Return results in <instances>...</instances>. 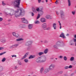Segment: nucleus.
<instances>
[{
	"mask_svg": "<svg viewBox=\"0 0 76 76\" xmlns=\"http://www.w3.org/2000/svg\"><path fill=\"white\" fill-rule=\"evenodd\" d=\"M61 41L60 40L57 41L56 44L53 45L54 48L56 49H58V47H63L64 45V43H62L61 44Z\"/></svg>",
	"mask_w": 76,
	"mask_h": 76,
	"instance_id": "nucleus-1",
	"label": "nucleus"
},
{
	"mask_svg": "<svg viewBox=\"0 0 76 76\" xmlns=\"http://www.w3.org/2000/svg\"><path fill=\"white\" fill-rule=\"evenodd\" d=\"M22 11L20 9H18L15 11V13L14 14L15 17L16 18H18V17L20 16L21 15H22Z\"/></svg>",
	"mask_w": 76,
	"mask_h": 76,
	"instance_id": "nucleus-2",
	"label": "nucleus"
},
{
	"mask_svg": "<svg viewBox=\"0 0 76 76\" xmlns=\"http://www.w3.org/2000/svg\"><path fill=\"white\" fill-rule=\"evenodd\" d=\"M21 1V0H15L14 1L12 2V3L13 5L15 6L16 7L19 8Z\"/></svg>",
	"mask_w": 76,
	"mask_h": 76,
	"instance_id": "nucleus-3",
	"label": "nucleus"
},
{
	"mask_svg": "<svg viewBox=\"0 0 76 76\" xmlns=\"http://www.w3.org/2000/svg\"><path fill=\"white\" fill-rule=\"evenodd\" d=\"M55 67V65L54 64H50L49 67V69L50 70H53V69H54V68Z\"/></svg>",
	"mask_w": 76,
	"mask_h": 76,
	"instance_id": "nucleus-4",
	"label": "nucleus"
},
{
	"mask_svg": "<svg viewBox=\"0 0 76 76\" xmlns=\"http://www.w3.org/2000/svg\"><path fill=\"white\" fill-rule=\"evenodd\" d=\"M12 34L13 36L15 37V38H19V34L16 33L15 32H13L12 33Z\"/></svg>",
	"mask_w": 76,
	"mask_h": 76,
	"instance_id": "nucleus-5",
	"label": "nucleus"
},
{
	"mask_svg": "<svg viewBox=\"0 0 76 76\" xmlns=\"http://www.w3.org/2000/svg\"><path fill=\"white\" fill-rule=\"evenodd\" d=\"M60 14L61 15V17L62 19L63 18H64V11L61 10L60 11Z\"/></svg>",
	"mask_w": 76,
	"mask_h": 76,
	"instance_id": "nucleus-6",
	"label": "nucleus"
},
{
	"mask_svg": "<svg viewBox=\"0 0 76 76\" xmlns=\"http://www.w3.org/2000/svg\"><path fill=\"white\" fill-rule=\"evenodd\" d=\"M32 10L33 12H34V13H37V12H39V10H39V8H37L36 10L34 7H32Z\"/></svg>",
	"mask_w": 76,
	"mask_h": 76,
	"instance_id": "nucleus-7",
	"label": "nucleus"
},
{
	"mask_svg": "<svg viewBox=\"0 0 76 76\" xmlns=\"http://www.w3.org/2000/svg\"><path fill=\"white\" fill-rule=\"evenodd\" d=\"M33 42V41H28L26 43V46H29V45H31L32 44Z\"/></svg>",
	"mask_w": 76,
	"mask_h": 76,
	"instance_id": "nucleus-8",
	"label": "nucleus"
},
{
	"mask_svg": "<svg viewBox=\"0 0 76 76\" xmlns=\"http://www.w3.org/2000/svg\"><path fill=\"white\" fill-rule=\"evenodd\" d=\"M47 23H43L42 25V27L44 29H46L47 28Z\"/></svg>",
	"mask_w": 76,
	"mask_h": 76,
	"instance_id": "nucleus-9",
	"label": "nucleus"
},
{
	"mask_svg": "<svg viewBox=\"0 0 76 76\" xmlns=\"http://www.w3.org/2000/svg\"><path fill=\"white\" fill-rule=\"evenodd\" d=\"M21 20L23 22V23H24L27 24L28 23V20L26 19H25V18H22Z\"/></svg>",
	"mask_w": 76,
	"mask_h": 76,
	"instance_id": "nucleus-10",
	"label": "nucleus"
},
{
	"mask_svg": "<svg viewBox=\"0 0 76 76\" xmlns=\"http://www.w3.org/2000/svg\"><path fill=\"white\" fill-rule=\"evenodd\" d=\"M46 60H47V58L45 57H43L41 58V63H44V62H45Z\"/></svg>",
	"mask_w": 76,
	"mask_h": 76,
	"instance_id": "nucleus-11",
	"label": "nucleus"
},
{
	"mask_svg": "<svg viewBox=\"0 0 76 76\" xmlns=\"http://www.w3.org/2000/svg\"><path fill=\"white\" fill-rule=\"evenodd\" d=\"M41 58L39 57L36 59V61L37 63H41Z\"/></svg>",
	"mask_w": 76,
	"mask_h": 76,
	"instance_id": "nucleus-12",
	"label": "nucleus"
},
{
	"mask_svg": "<svg viewBox=\"0 0 76 76\" xmlns=\"http://www.w3.org/2000/svg\"><path fill=\"white\" fill-rule=\"evenodd\" d=\"M50 69L49 68H46L44 71L43 73H45V74L47 73H48L49 72Z\"/></svg>",
	"mask_w": 76,
	"mask_h": 76,
	"instance_id": "nucleus-13",
	"label": "nucleus"
},
{
	"mask_svg": "<svg viewBox=\"0 0 76 76\" xmlns=\"http://www.w3.org/2000/svg\"><path fill=\"white\" fill-rule=\"evenodd\" d=\"M60 37L64 39L66 38V37L64 36V34L63 32L61 33V34L60 35Z\"/></svg>",
	"mask_w": 76,
	"mask_h": 76,
	"instance_id": "nucleus-14",
	"label": "nucleus"
},
{
	"mask_svg": "<svg viewBox=\"0 0 76 76\" xmlns=\"http://www.w3.org/2000/svg\"><path fill=\"white\" fill-rule=\"evenodd\" d=\"M18 44H15L11 46L10 47V48H16V47H18Z\"/></svg>",
	"mask_w": 76,
	"mask_h": 76,
	"instance_id": "nucleus-15",
	"label": "nucleus"
},
{
	"mask_svg": "<svg viewBox=\"0 0 76 76\" xmlns=\"http://www.w3.org/2000/svg\"><path fill=\"white\" fill-rule=\"evenodd\" d=\"M29 54L28 53H26L24 55V56L22 58H21L22 60H23V59H24V58H26V57L28 56V55Z\"/></svg>",
	"mask_w": 76,
	"mask_h": 76,
	"instance_id": "nucleus-16",
	"label": "nucleus"
},
{
	"mask_svg": "<svg viewBox=\"0 0 76 76\" xmlns=\"http://www.w3.org/2000/svg\"><path fill=\"white\" fill-rule=\"evenodd\" d=\"M40 21L41 22H45V19L44 18H42L40 19Z\"/></svg>",
	"mask_w": 76,
	"mask_h": 76,
	"instance_id": "nucleus-17",
	"label": "nucleus"
},
{
	"mask_svg": "<svg viewBox=\"0 0 76 76\" xmlns=\"http://www.w3.org/2000/svg\"><path fill=\"white\" fill-rule=\"evenodd\" d=\"M0 41L3 43H6V39H1L0 40Z\"/></svg>",
	"mask_w": 76,
	"mask_h": 76,
	"instance_id": "nucleus-18",
	"label": "nucleus"
},
{
	"mask_svg": "<svg viewBox=\"0 0 76 76\" xmlns=\"http://www.w3.org/2000/svg\"><path fill=\"white\" fill-rule=\"evenodd\" d=\"M32 27H33V26L32 24H29L28 25V28L29 29H32Z\"/></svg>",
	"mask_w": 76,
	"mask_h": 76,
	"instance_id": "nucleus-19",
	"label": "nucleus"
},
{
	"mask_svg": "<svg viewBox=\"0 0 76 76\" xmlns=\"http://www.w3.org/2000/svg\"><path fill=\"white\" fill-rule=\"evenodd\" d=\"M53 27L54 29H56L57 27H56V23H54L53 24Z\"/></svg>",
	"mask_w": 76,
	"mask_h": 76,
	"instance_id": "nucleus-20",
	"label": "nucleus"
},
{
	"mask_svg": "<svg viewBox=\"0 0 76 76\" xmlns=\"http://www.w3.org/2000/svg\"><path fill=\"white\" fill-rule=\"evenodd\" d=\"M46 18H47V19H52V17H51V16L49 15H46Z\"/></svg>",
	"mask_w": 76,
	"mask_h": 76,
	"instance_id": "nucleus-21",
	"label": "nucleus"
},
{
	"mask_svg": "<svg viewBox=\"0 0 76 76\" xmlns=\"http://www.w3.org/2000/svg\"><path fill=\"white\" fill-rule=\"evenodd\" d=\"M23 38H19L16 39V41L17 42H18V41H23Z\"/></svg>",
	"mask_w": 76,
	"mask_h": 76,
	"instance_id": "nucleus-22",
	"label": "nucleus"
},
{
	"mask_svg": "<svg viewBox=\"0 0 76 76\" xmlns=\"http://www.w3.org/2000/svg\"><path fill=\"white\" fill-rule=\"evenodd\" d=\"M44 69V67H42L40 69V73H42V72Z\"/></svg>",
	"mask_w": 76,
	"mask_h": 76,
	"instance_id": "nucleus-23",
	"label": "nucleus"
},
{
	"mask_svg": "<svg viewBox=\"0 0 76 76\" xmlns=\"http://www.w3.org/2000/svg\"><path fill=\"white\" fill-rule=\"evenodd\" d=\"M35 55H31L29 57V59H30V58H35Z\"/></svg>",
	"mask_w": 76,
	"mask_h": 76,
	"instance_id": "nucleus-24",
	"label": "nucleus"
},
{
	"mask_svg": "<svg viewBox=\"0 0 76 76\" xmlns=\"http://www.w3.org/2000/svg\"><path fill=\"white\" fill-rule=\"evenodd\" d=\"M48 49H46L44 51V54H47L48 53Z\"/></svg>",
	"mask_w": 76,
	"mask_h": 76,
	"instance_id": "nucleus-25",
	"label": "nucleus"
},
{
	"mask_svg": "<svg viewBox=\"0 0 76 76\" xmlns=\"http://www.w3.org/2000/svg\"><path fill=\"white\" fill-rule=\"evenodd\" d=\"M70 45H74V43H73V41L72 40H71L70 41Z\"/></svg>",
	"mask_w": 76,
	"mask_h": 76,
	"instance_id": "nucleus-26",
	"label": "nucleus"
},
{
	"mask_svg": "<svg viewBox=\"0 0 76 76\" xmlns=\"http://www.w3.org/2000/svg\"><path fill=\"white\" fill-rule=\"evenodd\" d=\"M44 54V53L42 52H39L38 53V54L39 56H41L42 55H43V54Z\"/></svg>",
	"mask_w": 76,
	"mask_h": 76,
	"instance_id": "nucleus-27",
	"label": "nucleus"
},
{
	"mask_svg": "<svg viewBox=\"0 0 76 76\" xmlns=\"http://www.w3.org/2000/svg\"><path fill=\"white\" fill-rule=\"evenodd\" d=\"M74 59H75V58L73 57H72L70 58V60L71 61H73V60H74Z\"/></svg>",
	"mask_w": 76,
	"mask_h": 76,
	"instance_id": "nucleus-28",
	"label": "nucleus"
},
{
	"mask_svg": "<svg viewBox=\"0 0 76 76\" xmlns=\"http://www.w3.org/2000/svg\"><path fill=\"white\" fill-rule=\"evenodd\" d=\"M6 61V58H2V60H1L2 62H4Z\"/></svg>",
	"mask_w": 76,
	"mask_h": 76,
	"instance_id": "nucleus-29",
	"label": "nucleus"
},
{
	"mask_svg": "<svg viewBox=\"0 0 76 76\" xmlns=\"http://www.w3.org/2000/svg\"><path fill=\"white\" fill-rule=\"evenodd\" d=\"M68 3L69 6H70V5H71V4L70 3V0H68Z\"/></svg>",
	"mask_w": 76,
	"mask_h": 76,
	"instance_id": "nucleus-30",
	"label": "nucleus"
},
{
	"mask_svg": "<svg viewBox=\"0 0 76 76\" xmlns=\"http://www.w3.org/2000/svg\"><path fill=\"white\" fill-rule=\"evenodd\" d=\"M35 23L37 24V23H40V22L38 20L35 21L34 22Z\"/></svg>",
	"mask_w": 76,
	"mask_h": 76,
	"instance_id": "nucleus-31",
	"label": "nucleus"
},
{
	"mask_svg": "<svg viewBox=\"0 0 76 76\" xmlns=\"http://www.w3.org/2000/svg\"><path fill=\"white\" fill-rule=\"evenodd\" d=\"M3 67L1 66H0V72H2L3 71Z\"/></svg>",
	"mask_w": 76,
	"mask_h": 76,
	"instance_id": "nucleus-32",
	"label": "nucleus"
},
{
	"mask_svg": "<svg viewBox=\"0 0 76 76\" xmlns=\"http://www.w3.org/2000/svg\"><path fill=\"white\" fill-rule=\"evenodd\" d=\"M9 11H10L11 12H14V10L12 9H9Z\"/></svg>",
	"mask_w": 76,
	"mask_h": 76,
	"instance_id": "nucleus-33",
	"label": "nucleus"
},
{
	"mask_svg": "<svg viewBox=\"0 0 76 76\" xmlns=\"http://www.w3.org/2000/svg\"><path fill=\"white\" fill-rule=\"evenodd\" d=\"M40 11V15H42L44 14V12L42 10H41Z\"/></svg>",
	"mask_w": 76,
	"mask_h": 76,
	"instance_id": "nucleus-34",
	"label": "nucleus"
},
{
	"mask_svg": "<svg viewBox=\"0 0 76 76\" xmlns=\"http://www.w3.org/2000/svg\"><path fill=\"white\" fill-rule=\"evenodd\" d=\"M58 22L59 23V25L60 26V29H61V24L60 21H59Z\"/></svg>",
	"mask_w": 76,
	"mask_h": 76,
	"instance_id": "nucleus-35",
	"label": "nucleus"
},
{
	"mask_svg": "<svg viewBox=\"0 0 76 76\" xmlns=\"http://www.w3.org/2000/svg\"><path fill=\"white\" fill-rule=\"evenodd\" d=\"M64 60H65V61H66V60H67V57H66V56H64Z\"/></svg>",
	"mask_w": 76,
	"mask_h": 76,
	"instance_id": "nucleus-36",
	"label": "nucleus"
},
{
	"mask_svg": "<svg viewBox=\"0 0 76 76\" xmlns=\"http://www.w3.org/2000/svg\"><path fill=\"white\" fill-rule=\"evenodd\" d=\"M24 61L25 63H28V59H24Z\"/></svg>",
	"mask_w": 76,
	"mask_h": 76,
	"instance_id": "nucleus-37",
	"label": "nucleus"
},
{
	"mask_svg": "<svg viewBox=\"0 0 76 76\" xmlns=\"http://www.w3.org/2000/svg\"><path fill=\"white\" fill-rule=\"evenodd\" d=\"M39 18H40V15L39 14H38L37 18V19H38Z\"/></svg>",
	"mask_w": 76,
	"mask_h": 76,
	"instance_id": "nucleus-38",
	"label": "nucleus"
},
{
	"mask_svg": "<svg viewBox=\"0 0 76 76\" xmlns=\"http://www.w3.org/2000/svg\"><path fill=\"white\" fill-rule=\"evenodd\" d=\"M72 13L73 15H75V11H72Z\"/></svg>",
	"mask_w": 76,
	"mask_h": 76,
	"instance_id": "nucleus-39",
	"label": "nucleus"
},
{
	"mask_svg": "<svg viewBox=\"0 0 76 76\" xmlns=\"http://www.w3.org/2000/svg\"><path fill=\"white\" fill-rule=\"evenodd\" d=\"M19 27L20 28H23V25H20L19 26Z\"/></svg>",
	"mask_w": 76,
	"mask_h": 76,
	"instance_id": "nucleus-40",
	"label": "nucleus"
},
{
	"mask_svg": "<svg viewBox=\"0 0 76 76\" xmlns=\"http://www.w3.org/2000/svg\"><path fill=\"white\" fill-rule=\"evenodd\" d=\"M63 73V71H61L59 72H58V73L59 74H61V73Z\"/></svg>",
	"mask_w": 76,
	"mask_h": 76,
	"instance_id": "nucleus-41",
	"label": "nucleus"
},
{
	"mask_svg": "<svg viewBox=\"0 0 76 76\" xmlns=\"http://www.w3.org/2000/svg\"><path fill=\"white\" fill-rule=\"evenodd\" d=\"M2 3L3 6H5V5H6V4L4 3V1H2Z\"/></svg>",
	"mask_w": 76,
	"mask_h": 76,
	"instance_id": "nucleus-42",
	"label": "nucleus"
},
{
	"mask_svg": "<svg viewBox=\"0 0 76 76\" xmlns=\"http://www.w3.org/2000/svg\"><path fill=\"white\" fill-rule=\"evenodd\" d=\"M64 69H69V66H66L64 67Z\"/></svg>",
	"mask_w": 76,
	"mask_h": 76,
	"instance_id": "nucleus-43",
	"label": "nucleus"
},
{
	"mask_svg": "<svg viewBox=\"0 0 76 76\" xmlns=\"http://www.w3.org/2000/svg\"><path fill=\"white\" fill-rule=\"evenodd\" d=\"M68 68L69 69H71V68H72V66L70 65L69 66H68Z\"/></svg>",
	"mask_w": 76,
	"mask_h": 76,
	"instance_id": "nucleus-44",
	"label": "nucleus"
},
{
	"mask_svg": "<svg viewBox=\"0 0 76 76\" xmlns=\"http://www.w3.org/2000/svg\"><path fill=\"white\" fill-rule=\"evenodd\" d=\"M12 57H16V55H12Z\"/></svg>",
	"mask_w": 76,
	"mask_h": 76,
	"instance_id": "nucleus-45",
	"label": "nucleus"
},
{
	"mask_svg": "<svg viewBox=\"0 0 76 76\" xmlns=\"http://www.w3.org/2000/svg\"><path fill=\"white\" fill-rule=\"evenodd\" d=\"M73 40L74 41V42H76V39L73 38Z\"/></svg>",
	"mask_w": 76,
	"mask_h": 76,
	"instance_id": "nucleus-46",
	"label": "nucleus"
},
{
	"mask_svg": "<svg viewBox=\"0 0 76 76\" xmlns=\"http://www.w3.org/2000/svg\"><path fill=\"white\" fill-rule=\"evenodd\" d=\"M56 15H59V13H58V12L57 11H56Z\"/></svg>",
	"mask_w": 76,
	"mask_h": 76,
	"instance_id": "nucleus-47",
	"label": "nucleus"
},
{
	"mask_svg": "<svg viewBox=\"0 0 76 76\" xmlns=\"http://www.w3.org/2000/svg\"><path fill=\"white\" fill-rule=\"evenodd\" d=\"M2 20H3V18L0 17V22H1V21H2Z\"/></svg>",
	"mask_w": 76,
	"mask_h": 76,
	"instance_id": "nucleus-48",
	"label": "nucleus"
},
{
	"mask_svg": "<svg viewBox=\"0 0 76 76\" xmlns=\"http://www.w3.org/2000/svg\"><path fill=\"white\" fill-rule=\"evenodd\" d=\"M8 15H10V16H11L12 15H13V13H12V14L11 13H9L8 14Z\"/></svg>",
	"mask_w": 76,
	"mask_h": 76,
	"instance_id": "nucleus-49",
	"label": "nucleus"
},
{
	"mask_svg": "<svg viewBox=\"0 0 76 76\" xmlns=\"http://www.w3.org/2000/svg\"><path fill=\"white\" fill-rule=\"evenodd\" d=\"M59 58H63V56H60Z\"/></svg>",
	"mask_w": 76,
	"mask_h": 76,
	"instance_id": "nucleus-50",
	"label": "nucleus"
},
{
	"mask_svg": "<svg viewBox=\"0 0 76 76\" xmlns=\"http://www.w3.org/2000/svg\"><path fill=\"white\" fill-rule=\"evenodd\" d=\"M3 49H4V48L1 47H0V50H3Z\"/></svg>",
	"mask_w": 76,
	"mask_h": 76,
	"instance_id": "nucleus-51",
	"label": "nucleus"
},
{
	"mask_svg": "<svg viewBox=\"0 0 76 76\" xmlns=\"http://www.w3.org/2000/svg\"><path fill=\"white\" fill-rule=\"evenodd\" d=\"M55 3H56V4H58V1L57 0H56V2H55Z\"/></svg>",
	"mask_w": 76,
	"mask_h": 76,
	"instance_id": "nucleus-52",
	"label": "nucleus"
},
{
	"mask_svg": "<svg viewBox=\"0 0 76 76\" xmlns=\"http://www.w3.org/2000/svg\"><path fill=\"white\" fill-rule=\"evenodd\" d=\"M31 16H34V14L33 12H32L31 13Z\"/></svg>",
	"mask_w": 76,
	"mask_h": 76,
	"instance_id": "nucleus-53",
	"label": "nucleus"
},
{
	"mask_svg": "<svg viewBox=\"0 0 76 76\" xmlns=\"http://www.w3.org/2000/svg\"><path fill=\"white\" fill-rule=\"evenodd\" d=\"M4 53H0V56H2V55H3V54H4Z\"/></svg>",
	"mask_w": 76,
	"mask_h": 76,
	"instance_id": "nucleus-54",
	"label": "nucleus"
},
{
	"mask_svg": "<svg viewBox=\"0 0 76 76\" xmlns=\"http://www.w3.org/2000/svg\"><path fill=\"white\" fill-rule=\"evenodd\" d=\"M38 1L39 3H41V0H38Z\"/></svg>",
	"mask_w": 76,
	"mask_h": 76,
	"instance_id": "nucleus-55",
	"label": "nucleus"
},
{
	"mask_svg": "<svg viewBox=\"0 0 76 76\" xmlns=\"http://www.w3.org/2000/svg\"><path fill=\"white\" fill-rule=\"evenodd\" d=\"M43 9V7H42L41 8V9H40V11H41V10H42Z\"/></svg>",
	"mask_w": 76,
	"mask_h": 76,
	"instance_id": "nucleus-56",
	"label": "nucleus"
},
{
	"mask_svg": "<svg viewBox=\"0 0 76 76\" xmlns=\"http://www.w3.org/2000/svg\"><path fill=\"white\" fill-rule=\"evenodd\" d=\"M48 42V41H47V40L45 41V43H47Z\"/></svg>",
	"mask_w": 76,
	"mask_h": 76,
	"instance_id": "nucleus-57",
	"label": "nucleus"
},
{
	"mask_svg": "<svg viewBox=\"0 0 76 76\" xmlns=\"http://www.w3.org/2000/svg\"><path fill=\"white\" fill-rule=\"evenodd\" d=\"M74 38H76V34L74 36Z\"/></svg>",
	"mask_w": 76,
	"mask_h": 76,
	"instance_id": "nucleus-58",
	"label": "nucleus"
},
{
	"mask_svg": "<svg viewBox=\"0 0 76 76\" xmlns=\"http://www.w3.org/2000/svg\"><path fill=\"white\" fill-rule=\"evenodd\" d=\"M47 30H49L50 29V27H48L47 28Z\"/></svg>",
	"mask_w": 76,
	"mask_h": 76,
	"instance_id": "nucleus-59",
	"label": "nucleus"
},
{
	"mask_svg": "<svg viewBox=\"0 0 76 76\" xmlns=\"http://www.w3.org/2000/svg\"><path fill=\"white\" fill-rule=\"evenodd\" d=\"M19 64H20V65H21V64H22L21 63V62H19Z\"/></svg>",
	"mask_w": 76,
	"mask_h": 76,
	"instance_id": "nucleus-60",
	"label": "nucleus"
},
{
	"mask_svg": "<svg viewBox=\"0 0 76 76\" xmlns=\"http://www.w3.org/2000/svg\"><path fill=\"white\" fill-rule=\"evenodd\" d=\"M50 59L51 60H53V59H54V58H50Z\"/></svg>",
	"mask_w": 76,
	"mask_h": 76,
	"instance_id": "nucleus-61",
	"label": "nucleus"
},
{
	"mask_svg": "<svg viewBox=\"0 0 76 76\" xmlns=\"http://www.w3.org/2000/svg\"><path fill=\"white\" fill-rule=\"evenodd\" d=\"M15 69H18V67L17 66H15Z\"/></svg>",
	"mask_w": 76,
	"mask_h": 76,
	"instance_id": "nucleus-62",
	"label": "nucleus"
},
{
	"mask_svg": "<svg viewBox=\"0 0 76 76\" xmlns=\"http://www.w3.org/2000/svg\"><path fill=\"white\" fill-rule=\"evenodd\" d=\"M66 35V36H69V34H67Z\"/></svg>",
	"mask_w": 76,
	"mask_h": 76,
	"instance_id": "nucleus-63",
	"label": "nucleus"
},
{
	"mask_svg": "<svg viewBox=\"0 0 76 76\" xmlns=\"http://www.w3.org/2000/svg\"><path fill=\"white\" fill-rule=\"evenodd\" d=\"M45 1L46 3H47V2H48V0H45Z\"/></svg>",
	"mask_w": 76,
	"mask_h": 76,
	"instance_id": "nucleus-64",
	"label": "nucleus"
}]
</instances>
